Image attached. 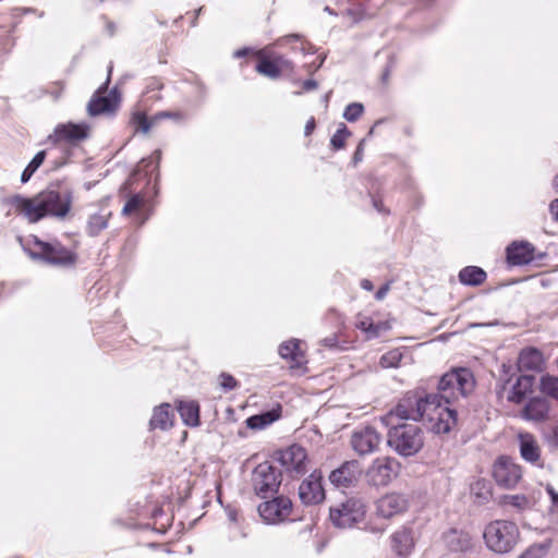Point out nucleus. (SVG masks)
Returning a JSON list of instances; mask_svg holds the SVG:
<instances>
[{"instance_id":"nucleus-35","label":"nucleus","mask_w":558,"mask_h":558,"mask_svg":"<svg viewBox=\"0 0 558 558\" xmlns=\"http://www.w3.org/2000/svg\"><path fill=\"white\" fill-rule=\"evenodd\" d=\"M45 157H46L45 150H40L34 156V158L27 165V167L25 168V170L23 171V173L21 175V181L23 183H26L31 179V177L35 173V171L43 165Z\"/></svg>"},{"instance_id":"nucleus-6","label":"nucleus","mask_w":558,"mask_h":558,"mask_svg":"<svg viewBox=\"0 0 558 558\" xmlns=\"http://www.w3.org/2000/svg\"><path fill=\"white\" fill-rule=\"evenodd\" d=\"M366 513L365 504L357 498H349L338 506L330 508V520L340 529L352 527L364 520Z\"/></svg>"},{"instance_id":"nucleus-37","label":"nucleus","mask_w":558,"mask_h":558,"mask_svg":"<svg viewBox=\"0 0 558 558\" xmlns=\"http://www.w3.org/2000/svg\"><path fill=\"white\" fill-rule=\"evenodd\" d=\"M402 360V352L393 349L381 355L379 364L383 368L398 367Z\"/></svg>"},{"instance_id":"nucleus-34","label":"nucleus","mask_w":558,"mask_h":558,"mask_svg":"<svg viewBox=\"0 0 558 558\" xmlns=\"http://www.w3.org/2000/svg\"><path fill=\"white\" fill-rule=\"evenodd\" d=\"M502 504L507 506H511L518 510H524L531 508L533 506V501L531 498L525 495H506L502 498Z\"/></svg>"},{"instance_id":"nucleus-25","label":"nucleus","mask_w":558,"mask_h":558,"mask_svg":"<svg viewBox=\"0 0 558 558\" xmlns=\"http://www.w3.org/2000/svg\"><path fill=\"white\" fill-rule=\"evenodd\" d=\"M445 545L457 553H464L473 547V538L465 531L450 530L444 535Z\"/></svg>"},{"instance_id":"nucleus-57","label":"nucleus","mask_w":558,"mask_h":558,"mask_svg":"<svg viewBox=\"0 0 558 558\" xmlns=\"http://www.w3.org/2000/svg\"><path fill=\"white\" fill-rule=\"evenodd\" d=\"M329 97H330V93H328L324 96V101H325L326 107L328 106Z\"/></svg>"},{"instance_id":"nucleus-10","label":"nucleus","mask_w":558,"mask_h":558,"mask_svg":"<svg viewBox=\"0 0 558 558\" xmlns=\"http://www.w3.org/2000/svg\"><path fill=\"white\" fill-rule=\"evenodd\" d=\"M292 502L288 497L279 496L258 506L262 519L269 524H277L289 518Z\"/></svg>"},{"instance_id":"nucleus-16","label":"nucleus","mask_w":558,"mask_h":558,"mask_svg":"<svg viewBox=\"0 0 558 558\" xmlns=\"http://www.w3.org/2000/svg\"><path fill=\"white\" fill-rule=\"evenodd\" d=\"M392 551L402 558L411 555L415 546V533L412 526L402 525L390 536Z\"/></svg>"},{"instance_id":"nucleus-7","label":"nucleus","mask_w":558,"mask_h":558,"mask_svg":"<svg viewBox=\"0 0 558 558\" xmlns=\"http://www.w3.org/2000/svg\"><path fill=\"white\" fill-rule=\"evenodd\" d=\"M29 256L41 258L54 265H66L74 262V254L60 243H47L34 238L32 247H27Z\"/></svg>"},{"instance_id":"nucleus-18","label":"nucleus","mask_w":558,"mask_h":558,"mask_svg":"<svg viewBox=\"0 0 558 558\" xmlns=\"http://www.w3.org/2000/svg\"><path fill=\"white\" fill-rule=\"evenodd\" d=\"M105 87H99L87 106L90 116L112 112L117 109L120 98L116 89L105 95Z\"/></svg>"},{"instance_id":"nucleus-17","label":"nucleus","mask_w":558,"mask_h":558,"mask_svg":"<svg viewBox=\"0 0 558 558\" xmlns=\"http://www.w3.org/2000/svg\"><path fill=\"white\" fill-rule=\"evenodd\" d=\"M88 136V126L86 124H60L56 128L53 134L49 135L48 140L52 143H70L75 144Z\"/></svg>"},{"instance_id":"nucleus-31","label":"nucleus","mask_w":558,"mask_h":558,"mask_svg":"<svg viewBox=\"0 0 558 558\" xmlns=\"http://www.w3.org/2000/svg\"><path fill=\"white\" fill-rule=\"evenodd\" d=\"M178 411L186 425L197 426L199 424V408L196 402L181 401Z\"/></svg>"},{"instance_id":"nucleus-29","label":"nucleus","mask_w":558,"mask_h":558,"mask_svg":"<svg viewBox=\"0 0 558 558\" xmlns=\"http://www.w3.org/2000/svg\"><path fill=\"white\" fill-rule=\"evenodd\" d=\"M543 363V354L534 348L523 349L518 357V367L520 371H541Z\"/></svg>"},{"instance_id":"nucleus-21","label":"nucleus","mask_w":558,"mask_h":558,"mask_svg":"<svg viewBox=\"0 0 558 558\" xmlns=\"http://www.w3.org/2000/svg\"><path fill=\"white\" fill-rule=\"evenodd\" d=\"M290 68V62L282 57L272 59L259 53V60L256 64V71L269 78H278L282 71Z\"/></svg>"},{"instance_id":"nucleus-30","label":"nucleus","mask_w":558,"mask_h":558,"mask_svg":"<svg viewBox=\"0 0 558 558\" xmlns=\"http://www.w3.org/2000/svg\"><path fill=\"white\" fill-rule=\"evenodd\" d=\"M534 377L531 375H521L512 386L507 399L510 402L520 403L532 391Z\"/></svg>"},{"instance_id":"nucleus-44","label":"nucleus","mask_w":558,"mask_h":558,"mask_svg":"<svg viewBox=\"0 0 558 558\" xmlns=\"http://www.w3.org/2000/svg\"><path fill=\"white\" fill-rule=\"evenodd\" d=\"M546 492L550 496V499L555 506H558V493L554 489L551 485L546 486Z\"/></svg>"},{"instance_id":"nucleus-22","label":"nucleus","mask_w":558,"mask_h":558,"mask_svg":"<svg viewBox=\"0 0 558 558\" xmlns=\"http://www.w3.org/2000/svg\"><path fill=\"white\" fill-rule=\"evenodd\" d=\"M302 342L298 339H290L279 345V355L289 361L292 368L301 367L306 363Z\"/></svg>"},{"instance_id":"nucleus-33","label":"nucleus","mask_w":558,"mask_h":558,"mask_svg":"<svg viewBox=\"0 0 558 558\" xmlns=\"http://www.w3.org/2000/svg\"><path fill=\"white\" fill-rule=\"evenodd\" d=\"M541 391L558 401V377L551 375H544L539 381Z\"/></svg>"},{"instance_id":"nucleus-20","label":"nucleus","mask_w":558,"mask_h":558,"mask_svg":"<svg viewBox=\"0 0 558 558\" xmlns=\"http://www.w3.org/2000/svg\"><path fill=\"white\" fill-rule=\"evenodd\" d=\"M534 259V246L529 242H513L507 247V260L512 266H522Z\"/></svg>"},{"instance_id":"nucleus-9","label":"nucleus","mask_w":558,"mask_h":558,"mask_svg":"<svg viewBox=\"0 0 558 558\" xmlns=\"http://www.w3.org/2000/svg\"><path fill=\"white\" fill-rule=\"evenodd\" d=\"M493 476L504 488H514L522 478L521 466L508 457H500L494 464Z\"/></svg>"},{"instance_id":"nucleus-4","label":"nucleus","mask_w":558,"mask_h":558,"mask_svg":"<svg viewBox=\"0 0 558 558\" xmlns=\"http://www.w3.org/2000/svg\"><path fill=\"white\" fill-rule=\"evenodd\" d=\"M483 536L490 550L504 554L515 546L519 539V529L511 521L496 520L485 527Z\"/></svg>"},{"instance_id":"nucleus-32","label":"nucleus","mask_w":558,"mask_h":558,"mask_svg":"<svg viewBox=\"0 0 558 558\" xmlns=\"http://www.w3.org/2000/svg\"><path fill=\"white\" fill-rule=\"evenodd\" d=\"M459 279L462 283L469 286H478L486 279V272L476 266H468L459 274Z\"/></svg>"},{"instance_id":"nucleus-56","label":"nucleus","mask_w":558,"mask_h":558,"mask_svg":"<svg viewBox=\"0 0 558 558\" xmlns=\"http://www.w3.org/2000/svg\"><path fill=\"white\" fill-rule=\"evenodd\" d=\"M63 87L58 85V93H54V98H58L62 92Z\"/></svg>"},{"instance_id":"nucleus-2","label":"nucleus","mask_w":558,"mask_h":558,"mask_svg":"<svg viewBox=\"0 0 558 558\" xmlns=\"http://www.w3.org/2000/svg\"><path fill=\"white\" fill-rule=\"evenodd\" d=\"M9 204L15 213L35 223L48 216L64 218L72 206V194L69 191L46 190L33 197L14 195Z\"/></svg>"},{"instance_id":"nucleus-48","label":"nucleus","mask_w":558,"mask_h":558,"mask_svg":"<svg viewBox=\"0 0 558 558\" xmlns=\"http://www.w3.org/2000/svg\"><path fill=\"white\" fill-rule=\"evenodd\" d=\"M361 287L364 289V290H367V291H372L373 290V283L368 280V279H363L361 281Z\"/></svg>"},{"instance_id":"nucleus-42","label":"nucleus","mask_w":558,"mask_h":558,"mask_svg":"<svg viewBox=\"0 0 558 558\" xmlns=\"http://www.w3.org/2000/svg\"><path fill=\"white\" fill-rule=\"evenodd\" d=\"M219 384L223 390H232L236 387V380L230 374L222 373L219 376Z\"/></svg>"},{"instance_id":"nucleus-15","label":"nucleus","mask_w":558,"mask_h":558,"mask_svg":"<svg viewBox=\"0 0 558 558\" xmlns=\"http://www.w3.org/2000/svg\"><path fill=\"white\" fill-rule=\"evenodd\" d=\"M306 451L299 445H292L279 452L278 460L287 472L301 474L306 471Z\"/></svg>"},{"instance_id":"nucleus-51","label":"nucleus","mask_w":558,"mask_h":558,"mask_svg":"<svg viewBox=\"0 0 558 558\" xmlns=\"http://www.w3.org/2000/svg\"><path fill=\"white\" fill-rule=\"evenodd\" d=\"M362 144H363V143H360V145H359V147H357V149H356V151H355V154H354V159H355V160H359V159L361 158Z\"/></svg>"},{"instance_id":"nucleus-50","label":"nucleus","mask_w":558,"mask_h":558,"mask_svg":"<svg viewBox=\"0 0 558 558\" xmlns=\"http://www.w3.org/2000/svg\"><path fill=\"white\" fill-rule=\"evenodd\" d=\"M373 204H374V207H375L379 213H385V210H384V208H383V206H381L380 202H378V201L374 199Z\"/></svg>"},{"instance_id":"nucleus-19","label":"nucleus","mask_w":558,"mask_h":558,"mask_svg":"<svg viewBox=\"0 0 558 558\" xmlns=\"http://www.w3.org/2000/svg\"><path fill=\"white\" fill-rule=\"evenodd\" d=\"M518 438L522 459L529 463L541 466V447L536 437L530 433H521Z\"/></svg>"},{"instance_id":"nucleus-26","label":"nucleus","mask_w":558,"mask_h":558,"mask_svg":"<svg viewBox=\"0 0 558 558\" xmlns=\"http://www.w3.org/2000/svg\"><path fill=\"white\" fill-rule=\"evenodd\" d=\"M355 326L366 335V339L378 338L391 328L388 322L375 323L373 318L368 316H359Z\"/></svg>"},{"instance_id":"nucleus-55","label":"nucleus","mask_w":558,"mask_h":558,"mask_svg":"<svg viewBox=\"0 0 558 558\" xmlns=\"http://www.w3.org/2000/svg\"><path fill=\"white\" fill-rule=\"evenodd\" d=\"M554 437L556 438V441L558 442V426L553 429Z\"/></svg>"},{"instance_id":"nucleus-46","label":"nucleus","mask_w":558,"mask_h":558,"mask_svg":"<svg viewBox=\"0 0 558 558\" xmlns=\"http://www.w3.org/2000/svg\"><path fill=\"white\" fill-rule=\"evenodd\" d=\"M318 86L317 82L314 80H306L303 82L304 90H314Z\"/></svg>"},{"instance_id":"nucleus-47","label":"nucleus","mask_w":558,"mask_h":558,"mask_svg":"<svg viewBox=\"0 0 558 558\" xmlns=\"http://www.w3.org/2000/svg\"><path fill=\"white\" fill-rule=\"evenodd\" d=\"M388 291H389V284H385V286H383V287H381V288L376 292V299H377V300H379V301H380V300H383V299L386 296V294H387V292H388Z\"/></svg>"},{"instance_id":"nucleus-23","label":"nucleus","mask_w":558,"mask_h":558,"mask_svg":"<svg viewBox=\"0 0 558 558\" xmlns=\"http://www.w3.org/2000/svg\"><path fill=\"white\" fill-rule=\"evenodd\" d=\"M165 118L182 119V114L180 112L162 111L151 118H147L143 112H135L132 116L131 123L135 132L147 134L160 119Z\"/></svg>"},{"instance_id":"nucleus-36","label":"nucleus","mask_w":558,"mask_h":558,"mask_svg":"<svg viewBox=\"0 0 558 558\" xmlns=\"http://www.w3.org/2000/svg\"><path fill=\"white\" fill-rule=\"evenodd\" d=\"M471 492L475 500L480 504L488 501L492 496L489 485L485 481H476L472 485Z\"/></svg>"},{"instance_id":"nucleus-24","label":"nucleus","mask_w":558,"mask_h":558,"mask_svg":"<svg viewBox=\"0 0 558 558\" xmlns=\"http://www.w3.org/2000/svg\"><path fill=\"white\" fill-rule=\"evenodd\" d=\"M549 402L545 398H532L522 410V417L526 421L543 422L548 417Z\"/></svg>"},{"instance_id":"nucleus-11","label":"nucleus","mask_w":558,"mask_h":558,"mask_svg":"<svg viewBox=\"0 0 558 558\" xmlns=\"http://www.w3.org/2000/svg\"><path fill=\"white\" fill-rule=\"evenodd\" d=\"M410 507L408 495L399 492H390L381 496L376 502V511L378 515L390 519L401 514Z\"/></svg>"},{"instance_id":"nucleus-27","label":"nucleus","mask_w":558,"mask_h":558,"mask_svg":"<svg viewBox=\"0 0 558 558\" xmlns=\"http://www.w3.org/2000/svg\"><path fill=\"white\" fill-rule=\"evenodd\" d=\"M174 413L169 403H162L154 409L149 426L151 429L166 430L173 425Z\"/></svg>"},{"instance_id":"nucleus-54","label":"nucleus","mask_w":558,"mask_h":558,"mask_svg":"<svg viewBox=\"0 0 558 558\" xmlns=\"http://www.w3.org/2000/svg\"><path fill=\"white\" fill-rule=\"evenodd\" d=\"M551 209H558V198L551 202Z\"/></svg>"},{"instance_id":"nucleus-12","label":"nucleus","mask_w":558,"mask_h":558,"mask_svg":"<svg viewBox=\"0 0 558 558\" xmlns=\"http://www.w3.org/2000/svg\"><path fill=\"white\" fill-rule=\"evenodd\" d=\"M381 442V436L373 427L366 426L353 432L351 445L360 456L375 452Z\"/></svg>"},{"instance_id":"nucleus-39","label":"nucleus","mask_w":558,"mask_h":558,"mask_svg":"<svg viewBox=\"0 0 558 558\" xmlns=\"http://www.w3.org/2000/svg\"><path fill=\"white\" fill-rule=\"evenodd\" d=\"M363 111L364 107L361 102H352L345 107L343 118L349 122H354L362 116Z\"/></svg>"},{"instance_id":"nucleus-52","label":"nucleus","mask_w":558,"mask_h":558,"mask_svg":"<svg viewBox=\"0 0 558 558\" xmlns=\"http://www.w3.org/2000/svg\"><path fill=\"white\" fill-rule=\"evenodd\" d=\"M549 211L553 215V217L558 221V209H551V204H550Z\"/></svg>"},{"instance_id":"nucleus-45","label":"nucleus","mask_w":558,"mask_h":558,"mask_svg":"<svg viewBox=\"0 0 558 558\" xmlns=\"http://www.w3.org/2000/svg\"><path fill=\"white\" fill-rule=\"evenodd\" d=\"M315 129V119L312 117L305 124L304 133L306 136L311 135Z\"/></svg>"},{"instance_id":"nucleus-40","label":"nucleus","mask_w":558,"mask_h":558,"mask_svg":"<svg viewBox=\"0 0 558 558\" xmlns=\"http://www.w3.org/2000/svg\"><path fill=\"white\" fill-rule=\"evenodd\" d=\"M350 135L347 126L341 124L338 131L331 137V145L335 149H340L344 146L345 138Z\"/></svg>"},{"instance_id":"nucleus-53","label":"nucleus","mask_w":558,"mask_h":558,"mask_svg":"<svg viewBox=\"0 0 558 558\" xmlns=\"http://www.w3.org/2000/svg\"><path fill=\"white\" fill-rule=\"evenodd\" d=\"M553 186L554 189L556 190V192L558 193V175L555 177L554 181H553Z\"/></svg>"},{"instance_id":"nucleus-43","label":"nucleus","mask_w":558,"mask_h":558,"mask_svg":"<svg viewBox=\"0 0 558 558\" xmlns=\"http://www.w3.org/2000/svg\"><path fill=\"white\" fill-rule=\"evenodd\" d=\"M544 550L539 546H532L526 549L519 558H543Z\"/></svg>"},{"instance_id":"nucleus-38","label":"nucleus","mask_w":558,"mask_h":558,"mask_svg":"<svg viewBox=\"0 0 558 558\" xmlns=\"http://www.w3.org/2000/svg\"><path fill=\"white\" fill-rule=\"evenodd\" d=\"M275 417L270 412L260 414V415H254L247 418L246 423L247 426L252 429H260L270 424Z\"/></svg>"},{"instance_id":"nucleus-3","label":"nucleus","mask_w":558,"mask_h":558,"mask_svg":"<svg viewBox=\"0 0 558 558\" xmlns=\"http://www.w3.org/2000/svg\"><path fill=\"white\" fill-rule=\"evenodd\" d=\"M388 445L402 457L416 454L424 446V433L415 424H397L388 432Z\"/></svg>"},{"instance_id":"nucleus-49","label":"nucleus","mask_w":558,"mask_h":558,"mask_svg":"<svg viewBox=\"0 0 558 558\" xmlns=\"http://www.w3.org/2000/svg\"><path fill=\"white\" fill-rule=\"evenodd\" d=\"M160 158H161V151H160V150H156V151H154V154H153V156H151V159H156L157 165L159 163Z\"/></svg>"},{"instance_id":"nucleus-1","label":"nucleus","mask_w":558,"mask_h":558,"mask_svg":"<svg viewBox=\"0 0 558 558\" xmlns=\"http://www.w3.org/2000/svg\"><path fill=\"white\" fill-rule=\"evenodd\" d=\"M475 387L474 376L468 368H458L446 373L439 380L437 393L421 390L409 391L389 413L388 420L426 421L432 432L446 434L456 424V412L442 404L470 395Z\"/></svg>"},{"instance_id":"nucleus-58","label":"nucleus","mask_w":558,"mask_h":558,"mask_svg":"<svg viewBox=\"0 0 558 558\" xmlns=\"http://www.w3.org/2000/svg\"><path fill=\"white\" fill-rule=\"evenodd\" d=\"M244 53H245V51H236V52H235V56H236V57H241V56H243Z\"/></svg>"},{"instance_id":"nucleus-41","label":"nucleus","mask_w":558,"mask_h":558,"mask_svg":"<svg viewBox=\"0 0 558 558\" xmlns=\"http://www.w3.org/2000/svg\"><path fill=\"white\" fill-rule=\"evenodd\" d=\"M143 203H144V198L141 195L136 194V195L132 196L126 202V204L124 205V207L122 209V213L125 215L136 213L140 210Z\"/></svg>"},{"instance_id":"nucleus-28","label":"nucleus","mask_w":558,"mask_h":558,"mask_svg":"<svg viewBox=\"0 0 558 558\" xmlns=\"http://www.w3.org/2000/svg\"><path fill=\"white\" fill-rule=\"evenodd\" d=\"M112 213L107 206H101L97 211L89 214L86 231L90 236L98 235L107 228Z\"/></svg>"},{"instance_id":"nucleus-13","label":"nucleus","mask_w":558,"mask_h":558,"mask_svg":"<svg viewBox=\"0 0 558 558\" xmlns=\"http://www.w3.org/2000/svg\"><path fill=\"white\" fill-rule=\"evenodd\" d=\"M323 475L314 471L299 487V497L304 505H317L325 499V489L322 484Z\"/></svg>"},{"instance_id":"nucleus-14","label":"nucleus","mask_w":558,"mask_h":558,"mask_svg":"<svg viewBox=\"0 0 558 558\" xmlns=\"http://www.w3.org/2000/svg\"><path fill=\"white\" fill-rule=\"evenodd\" d=\"M361 475V468L357 461H347L329 475L330 483L338 488H350L355 486Z\"/></svg>"},{"instance_id":"nucleus-5","label":"nucleus","mask_w":558,"mask_h":558,"mask_svg":"<svg viewBox=\"0 0 558 558\" xmlns=\"http://www.w3.org/2000/svg\"><path fill=\"white\" fill-rule=\"evenodd\" d=\"M401 463L391 457H379L365 471V482L372 487H386L400 474Z\"/></svg>"},{"instance_id":"nucleus-8","label":"nucleus","mask_w":558,"mask_h":558,"mask_svg":"<svg viewBox=\"0 0 558 558\" xmlns=\"http://www.w3.org/2000/svg\"><path fill=\"white\" fill-rule=\"evenodd\" d=\"M280 483V474L268 462L259 463L252 473L253 489L262 498L277 493Z\"/></svg>"}]
</instances>
